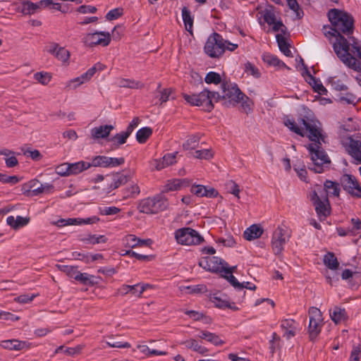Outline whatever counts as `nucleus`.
<instances>
[{
  "label": "nucleus",
  "mask_w": 361,
  "mask_h": 361,
  "mask_svg": "<svg viewBox=\"0 0 361 361\" xmlns=\"http://www.w3.org/2000/svg\"><path fill=\"white\" fill-rule=\"evenodd\" d=\"M283 123L292 132L301 137L306 136L314 142L307 146L312 160V164L308 169L315 173H322L324 164H329L331 161L322 147V142H324L326 136L322 133L321 123L308 115H300L298 118L297 122L293 119L286 118Z\"/></svg>",
  "instance_id": "f257e3e1"
},
{
  "label": "nucleus",
  "mask_w": 361,
  "mask_h": 361,
  "mask_svg": "<svg viewBox=\"0 0 361 361\" xmlns=\"http://www.w3.org/2000/svg\"><path fill=\"white\" fill-rule=\"evenodd\" d=\"M328 18L331 23V27L326 31L324 26V34L329 39L333 49L338 58L341 61H348L353 59L348 54V42L354 32V18L353 16L345 11L332 8L328 12Z\"/></svg>",
  "instance_id": "f03ea898"
},
{
  "label": "nucleus",
  "mask_w": 361,
  "mask_h": 361,
  "mask_svg": "<svg viewBox=\"0 0 361 361\" xmlns=\"http://www.w3.org/2000/svg\"><path fill=\"white\" fill-rule=\"evenodd\" d=\"M221 93L214 92V102H221L222 104L228 108L235 106L240 103L242 109L246 114L252 111L250 99L240 90L235 83L224 80L221 83Z\"/></svg>",
  "instance_id": "7ed1b4c3"
},
{
  "label": "nucleus",
  "mask_w": 361,
  "mask_h": 361,
  "mask_svg": "<svg viewBox=\"0 0 361 361\" xmlns=\"http://www.w3.org/2000/svg\"><path fill=\"white\" fill-rule=\"evenodd\" d=\"M168 207V200L164 192H161L152 197L141 200L138 203L137 209L140 213L154 214L164 211Z\"/></svg>",
  "instance_id": "20e7f679"
},
{
  "label": "nucleus",
  "mask_w": 361,
  "mask_h": 361,
  "mask_svg": "<svg viewBox=\"0 0 361 361\" xmlns=\"http://www.w3.org/2000/svg\"><path fill=\"white\" fill-rule=\"evenodd\" d=\"M213 93L214 92L209 91L205 88L199 94H188L183 93V97L190 105L202 106L204 111L210 112L214 107L212 102L214 100Z\"/></svg>",
  "instance_id": "39448f33"
},
{
  "label": "nucleus",
  "mask_w": 361,
  "mask_h": 361,
  "mask_svg": "<svg viewBox=\"0 0 361 361\" xmlns=\"http://www.w3.org/2000/svg\"><path fill=\"white\" fill-rule=\"evenodd\" d=\"M226 40L218 32L209 36L204 47V53L210 58H219L224 53Z\"/></svg>",
  "instance_id": "423d86ee"
},
{
  "label": "nucleus",
  "mask_w": 361,
  "mask_h": 361,
  "mask_svg": "<svg viewBox=\"0 0 361 361\" xmlns=\"http://www.w3.org/2000/svg\"><path fill=\"white\" fill-rule=\"evenodd\" d=\"M175 238L178 243L185 245H199L204 241V238L197 231L190 227L176 230Z\"/></svg>",
  "instance_id": "0eeeda50"
},
{
  "label": "nucleus",
  "mask_w": 361,
  "mask_h": 361,
  "mask_svg": "<svg viewBox=\"0 0 361 361\" xmlns=\"http://www.w3.org/2000/svg\"><path fill=\"white\" fill-rule=\"evenodd\" d=\"M340 183L343 190L353 198H361V183L357 178L348 173H344L340 177Z\"/></svg>",
  "instance_id": "6e6552de"
},
{
  "label": "nucleus",
  "mask_w": 361,
  "mask_h": 361,
  "mask_svg": "<svg viewBox=\"0 0 361 361\" xmlns=\"http://www.w3.org/2000/svg\"><path fill=\"white\" fill-rule=\"evenodd\" d=\"M310 315V322L308 326V333L310 341H314L321 332L322 314L320 310L311 307L308 311Z\"/></svg>",
  "instance_id": "1a4fd4ad"
},
{
  "label": "nucleus",
  "mask_w": 361,
  "mask_h": 361,
  "mask_svg": "<svg viewBox=\"0 0 361 361\" xmlns=\"http://www.w3.org/2000/svg\"><path fill=\"white\" fill-rule=\"evenodd\" d=\"M310 200L314 206L316 213L319 219L322 221L324 220L331 214V206L328 197L326 196L322 199L314 190L310 194Z\"/></svg>",
  "instance_id": "9d476101"
},
{
  "label": "nucleus",
  "mask_w": 361,
  "mask_h": 361,
  "mask_svg": "<svg viewBox=\"0 0 361 361\" xmlns=\"http://www.w3.org/2000/svg\"><path fill=\"white\" fill-rule=\"evenodd\" d=\"M290 237L286 228L278 226L272 235L271 247L276 255H280L283 247Z\"/></svg>",
  "instance_id": "9b49d317"
},
{
  "label": "nucleus",
  "mask_w": 361,
  "mask_h": 361,
  "mask_svg": "<svg viewBox=\"0 0 361 361\" xmlns=\"http://www.w3.org/2000/svg\"><path fill=\"white\" fill-rule=\"evenodd\" d=\"M86 47H93L97 45L108 46L111 42V35L108 32L97 31L87 34L82 39Z\"/></svg>",
  "instance_id": "f8f14e48"
},
{
  "label": "nucleus",
  "mask_w": 361,
  "mask_h": 361,
  "mask_svg": "<svg viewBox=\"0 0 361 361\" xmlns=\"http://www.w3.org/2000/svg\"><path fill=\"white\" fill-rule=\"evenodd\" d=\"M199 265L204 269L213 272L221 273L223 266L226 264V262L218 257H204L199 261Z\"/></svg>",
  "instance_id": "ddd939ff"
},
{
  "label": "nucleus",
  "mask_w": 361,
  "mask_h": 361,
  "mask_svg": "<svg viewBox=\"0 0 361 361\" xmlns=\"http://www.w3.org/2000/svg\"><path fill=\"white\" fill-rule=\"evenodd\" d=\"M190 192L197 197H216L218 196V191L214 188H208L202 185H192Z\"/></svg>",
  "instance_id": "4468645a"
},
{
  "label": "nucleus",
  "mask_w": 361,
  "mask_h": 361,
  "mask_svg": "<svg viewBox=\"0 0 361 361\" xmlns=\"http://www.w3.org/2000/svg\"><path fill=\"white\" fill-rule=\"evenodd\" d=\"M1 348L9 350H22L30 348V344L26 341L17 339H10L2 341L0 343Z\"/></svg>",
  "instance_id": "2eb2a0df"
},
{
  "label": "nucleus",
  "mask_w": 361,
  "mask_h": 361,
  "mask_svg": "<svg viewBox=\"0 0 361 361\" xmlns=\"http://www.w3.org/2000/svg\"><path fill=\"white\" fill-rule=\"evenodd\" d=\"M348 152L356 161V164H361V140L350 139Z\"/></svg>",
  "instance_id": "dca6fc26"
},
{
  "label": "nucleus",
  "mask_w": 361,
  "mask_h": 361,
  "mask_svg": "<svg viewBox=\"0 0 361 361\" xmlns=\"http://www.w3.org/2000/svg\"><path fill=\"white\" fill-rule=\"evenodd\" d=\"M49 52L62 62H66L70 57L69 51L64 47H60L57 43L51 44Z\"/></svg>",
  "instance_id": "f3484780"
},
{
  "label": "nucleus",
  "mask_w": 361,
  "mask_h": 361,
  "mask_svg": "<svg viewBox=\"0 0 361 361\" xmlns=\"http://www.w3.org/2000/svg\"><path fill=\"white\" fill-rule=\"evenodd\" d=\"M111 182L107 188V192L125 185L128 181V177L121 173H116L111 176Z\"/></svg>",
  "instance_id": "a211bd4d"
},
{
  "label": "nucleus",
  "mask_w": 361,
  "mask_h": 361,
  "mask_svg": "<svg viewBox=\"0 0 361 361\" xmlns=\"http://www.w3.org/2000/svg\"><path fill=\"white\" fill-rule=\"evenodd\" d=\"M264 230L259 224H252L243 233V237L247 240H252L259 238L263 234Z\"/></svg>",
  "instance_id": "6ab92c4d"
},
{
  "label": "nucleus",
  "mask_w": 361,
  "mask_h": 361,
  "mask_svg": "<svg viewBox=\"0 0 361 361\" xmlns=\"http://www.w3.org/2000/svg\"><path fill=\"white\" fill-rule=\"evenodd\" d=\"M306 74L308 77V82L312 87L314 92L319 94L326 95L327 90L322 85L320 80L314 77L308 71V68H306Z\"/></svg>",
  "instance_id": "aec40b11"
},
{
  "label": "nucleus",
  "mask_w": 361,
  "mask_h": 361,
  "mask_svg": "<svg viewBox=\"0 0 361 361\" xmlns=\"http://www.w3.org/2000/svg\"><path fill=\"white\" fill-rule=\"evenodd\" d=\"M114 128V126L112 125L94 127L91 130V136L93 139L106 138Z\"/></svg>",
  "instance_id": "412c9836"
},
{
  "label": "nucleus",
  "mask_w": 361,
  "mask_h": 361,
  "mask_svg": "<svg viewBox=\"0 0 361 361\" xmlns=\"http://www.w3.org/2000/svg\"><path fill=\"white\" fill-rule=\"evenodd\" d=\"M281 327L285 331L284 336L287 338L293 337L296 334L295 321L293 319H285L281 321Z\"/></svg>",
  "instance_id": "4be33fe9"
},
{
  "label": "nucleus",
  "mask_w": 361,
  "mask_h": 361,
  "mask_svg": "<svg viewBox=\"0 0 361 361\" xmlns=\"http://www.w3.org/2000/svg\"><path fill=\"white\" fill-rule=\"evenodd\" d=\"M341 183L340 182L332 181L326 180L324 183V188L327 195L334 196L338 197L341 192Z\"/></svg>",
  "instance_id": "5701e85b"
},
{
  "label": "nucleus",
  "mask_w": 361,
  "mask_h": 361,
  "mask_svg": "<svg viewBox=\"0 0 361 361\" xmlns=\"http://www.w3.org/2000/svg\"><path fill=\"white\" fill-rule=\"evenodd\" d=\"M100 279L93 275L88 274L87 273H80L78 271V274L75 275V280L79 281L80 283L85 286H93L97 285L99 281L97 279Z\"/></svg>",
  "instance_id": "b1692460"
},
{
  "label": "nucleus",
  "mask_w": 361,
  "mask_h": 361,
  "mask_svg": "<svg viewBox=\"0 0 361 361\" xmlns=\"http://www.w3.org/2000/svg\"><path fill=\"white\" fill-rule=\"evenodd\" d=\"M39 9L38 2L32 3L30 1L24 0L18 10L24 15H31L36 13Z\"/></svg>",
  "instance_id": "393cba45"
},
{
  "label": "nucleus",
  "mask_w": 361,
  "mask_h": 361,
  "mask_svg": "<svg viewBox=\"0 0 361 361\" xmlns=\"http://www.w3.org/2000/svg\"><path fill=\"white\" fill-rule=\"evenodd\" d=\"M190 181L187 178L174 179L166 185V190H177L189 186Z\"/></svg>",
  "instance_id": "a878e982"
},
{
  "label": "nucleus",
  "mask_w": 361,
  "mask_h": 361,
  "mask_svg": "<svg viewBox=\"0 0 361 361\" xmlns=\"http://www.w3.org/2000/svg\"><path fill=\"white\" fill-rule=\"evenodd\" d=\"M69 171L71 175H77L85 170H87L90 168V164L89 162L80 161L75 163L69 164Z\"/></svg>",
  "instance_id": "bb28decb"
},
{
  "label": "nucleus",
  "mask_w": 361,
  "mask_h": 361,
  "mask_svg": "<svg viewBox=\"0 0 361 361\" xmlns=\"http://www.w3.org/2000/svg\"><path fill=\"white\" fill-rule=\"evenodd\" d=\"M29 220L30 219L28 218H24L21 216H18L16 219L13 216H9L6 219V222L8 225L14 229H18L27 225L29 222Z\"/></svg>",
  "instance_id": "cd10ccee"
},
{
  "label": "nucleus",
  "mask_w": 361,
  "mask_h": 361,
  "mask_svg": "<svg viewBox=\"0 0 361 361\" xmlns=\"http://www.w3.org/2000/svg\"><path fill=\"white\" fill-rule=\"evenodd\" d=\"M199 337L202 339L207 340L216 346L222 345L225 343V342L221 340L218 335L207 331H202Z\"/></svg>",
  "instance_id": "c85d7f7f"
},
{
  "label": "nucleus",
  "mask_w": 361,
  "mask_h": 361,
  "mask_svg": "<svg viewBox=\"0 0 361 361\" xmlns=\"http://www.w3.org/2000/svg\"><path fill=\"white\" fill-rule=\"evenodd\" d=\"M182 18L185 25V30L192 33L193 26V16L191 15L190 11L184 6L182 8Z\"/></svg>",
  "instance_id": "c756f323"
},
{
  "label": "nucleus",
  "mask_w": 361,
  "mask_h": 361,
  "mask_svg": "<svg viewBox=\"0 0 361 361\" xmlns=\"http://www.w3.org/2000/svg\"><path fill=\"white\" fill-rule=\"evenodd\" d=\"M122 197L124 200L135 198L140 193V189L137 184L135 183L122 190Z\"/></svg>",
  "instance_id": "7c9ffc66"
},
{
  "label": "nucleus",
  "mask_w": 361,
  "mask_h": 361,
  "mask_svg": "<svg viewBox=\"0 0 361 361\" xmlns=\"http://www.w3.org/2000/svg\"><path fill=\"white\" fill-rule=\"evenodd\" d=\"M276 39L280 51L286 56H292L290 44L287 42L286 38L281 34H277Z\"/></svg>",
  "instance_id": "2f4dec72"
},
{
  "label": "nucleus",
  "mask_w": 361,
  "mask_h": 361,
  "mask_svg": "<svg viewBox=\"0 0 361 361\" xmlns=\"http://www.w3.org/2000/svg\"><path fill=\"white\" fill-rule=\"evenodd\" d=\"M262 59L264 63H267L269 66H278V67H284L287 69H290L285 63L282 61L279 60L276 56L270 54L269 53H265L262 56Z\"/></svg>",
  "instance_id": "473e14b6"
},
{
  "label": "nucleus",
  "mask_w": 361,
  "mask_h": 361,
  "mask_svg": "<svg viewBox=\"0 0 361 361\" xmlns=\"http://www.w3.org/2000/svg\"><path fill=\"white\" fill-rule=\"evenodd\" d=\"M189 349H192L200 354L205 355L208 352V349L198 344L195 339L191 338L181 343Z\"/></svg>",
  "instance_id": "72a5a7b5"
},
{
  "label": "nucleus",
  "mask_w": 361,
  "mask_h": 361,
  "mask_svg": "<svg viewBox=\"0 0 361 361\" xmlns=\"http://www.w3.org/2000/svg\"><path fill=\"white\" fill-rule=\"evenodd\" d=\"M324 265L331 270H336L339 267V262L333 252H327L323 259Z\"/></svg>",
  "instance_id": "f704fd0d"
},
{
  "label": "nucleus",
  "mask_w": 361,
  "mask_h": 361,
  "mask_svg": "<svg viewBox=\"0 0 361 361\" xmlns=\"http://www.w3.org/2000/svg\"><path fill=\"white\" fill-rule=\"evenodd\" d=\"M331 319L336 323L338 324L347 319L346 312L345 309L339 307H335L332 312H330Z\"/></svg>",
  "instance_id": "c9c22d12"
},
{
  "label": "nucleus",
  "mask_w": 361,
  "mask_h": 361,
  "mask_svg": "<svg viewBox=\"0 0 361 361\" xmlns=\"http://www.w3.org/2000/svg\"><path fill=\"white\" fill-rule=\"evenodd\" d=\"M152 134V129L149 127H144L137 130L136 133V140L140 143L143 144L147 142L148 138Z\"/></svg>",
  "instance_id": "e433bc0d"
},
{
  "label": "nucleus",
  "mask_w": 361,
  "mask_h": 361,
  "mask_svg": "<svg viewBox=\"0 0 361 361\" xmlns=\"http://www.w3.org/2000/svg\"><path fill=\"white\" fill-rule=\"evenodd\" d=\"M200 134H194L188 137V140L183 144V148L185 150L194 149L197 147L200 140Z\"/></svg>",
  "instance_id": "4c0bfd02"
},
{
  "label": "nucleus",
  "mask_w": 361,
  "mask_h": 361,
  "mask_svg": "<svg viewBox=\"0 0 361 361\" xmlns=\"http://www.w3.org/2000/svg\"><path fill=\"white\" fill-rule=\"evenodd\" d=\"M119 86L121 87L140 89V88H142L144 86V85L139 81L122 78L119 81Z\"/></svg>",
  "instance_id": "58836bf2"
},
{
  "label": "nucleus",
  "mask_w": 361,
  "mask_h": 361,
  "mask_svg": "<svg viewBox=\"0 0 361 361\" xmlns=\"http://www.w3.org/2000/svg\"><path fill=\"white\" fill-rule=\"evenodd\" d=\"M209 299L216 307L219 308H226L228 305V300H224L220 296V293H215L210 295Z\"/></svg>",
  "instance_id": "ea45409f"
},
{
  "label": "nucleus",
  "mask_w": 361,
  "mask_h": 361,
  "mask_svg": "<svg viewBox=\"0 0 361 361\" xmlns=\"http://www.w3.org/2000/svg\"><path fill=\"white\" fill-rule=\"evenodd\" d=\"M56 267L61 271L64 272L67 276L71 278H73L75 279V275L78 274V271L77 269V267L63 265V264H56Z\"/></svg>",
  "instance_id": "a19ab883"
},
{
  "label": "nucleus",
  "mask_w": 361,
  "mask_h": 361,
  "mask_svg": "<svg viewBox=\"0 0 361 361\" xmlns=\"http://www.w3.org/2000/svg\"><path fill=\"white\" fill-rule=\"evenodd\" d=\"M204 81L207 84L214 85H221L223 82L220 74L214 71H210L206 75Z\"/></svg>",
  "instance_id": "79ce46f5"
},
{
  "label": "nucleus",
  "mask_w": 361,
  "mask_h": 361,
  "mask_svg": "<svg viewBox=\"0 0 361 361\" xmlns=\"http://www.w3.org/2000/svg\"><path fill=\"white\" fill-rule=\"evenodd\" d=\"M137 348L147 356L152 355H166L167 353L166 351L158 350H150L146 345H139Z\"/></svg>",
  "instance_id": "37998d69"
},
{
  "label": "nucleus",
  "mask_w": 361,
  "mask_h": 361,
  "mask_svg": "<svg viewBox=\"0 0 361 361\" xmlns=\"http://www.w3.org/2000/svg\"><path fill=\"white\" fill-rule=\"evenodd\" d=\"M107 157L98 155L92 159V161L89 162L91 166L107 168Z\"/></svg>",
  "instance_id": "c03bdc74"
},
{
  "label": "nucleus",
  "mask_w": 361,
  "mask_h": 361,
  "mask_svg": "<svg viewBox=\"0 0 361 361\" xmlns=\"http://www.w3.org/2000/svg\"><path fill=\"white\" fill-rule=\"evenodd\" d=\"M193 157L200 159H210L214 154L211 149L196 150L192 155Z\"/></svg>",
  "instance_id": "a18cd8bd"
},
{
  "label": "nucleus",
  "mask_w": 361,
  "mask_h": 361,
  "mask_svg": "<svg viewBox=\"0 0 361 361\" xmlns=\"http://www.w3.org/2000/svg\"><path fill=\"white\" fill-rule=\"evenodd\" d=\"M287 4L290 9L293 11L298 19H300L303 16V11L300 8V6L297 0H286Z\"/></svg>",
  "instance_id": "49530a36"
},
{
  "label": "nucleus",
  "mask_w": 361,
  "mask_h": 361,
  "mask_svg": "<svg viewBox=\"0 0 361 361\" xmlns=\"http://www.w3.org/2000/svg\"><path fill=\"white\" fill-rule=\"evenodd\" d=\"M20 178L17 176H8L0 173V182L4 184H10L11 185L17 184Z\"/></svg>",
  "instance_id": "de8ad7c7"
},
{
  "label": "nucleus",
  "mask_w": 361,
  "mask_h": 361,
  "mask_svg": "<svg viewBox=\"0 0 361 361\" xmlns=\"http://www.w3.org/2000/svg\"><path fill=\"white\" fill-rule=\"evenodd\" d=\"M106 238L104 235H89L87 238L82 239L83 242L89 243L93 245L98 244L100 243H106Z\"/></svg>",
  "instance_id": "09e8293b"
},
{
  "label": "nucleus",
  "mask_w": 361,
  "mask_h": 361,
  "mask_svg": "<svg viewBox=\"0 0 361 361\" xmlns=\"http://www.w3.org/2000/svg\"><path fill=\"white\" fill-rule=\"evenodd\" d=\"M129 136L130 135H128L126 133L123 131L120 133L116 134L110 139V140L111 142H116V147H118L119 145L125 144Z\"/></svg>",
  "instance_id": "8fccbe9b"
},
{
  "label": "nucleus",
  "mask_w": 361,
  "mask_h": 361,
  "mask_svg": "<svg viewBox=\"0 0 361 361\" xmlns=\"http://www.w3.org/2000/svg\"><path fill=\"white\" fill-rule=\"evenodd\" d=\"M245 72L256 78H259L261 76L259 69L249 61L245 64Z\"/></svg>",
  "instance_id": "3c124183"
},
{
  "label": "nucleus",
  "mask_w": 361,
  "mask_h": 361,
  "mask_svg": "<svg viewBox=\"0 0 361 361\" xmlns=\"http://www.w3.org/2000/svg\"><path fill=\"white\" fill-rule=\"evenodd\" d=\"M263 19L268 25H272L276 21V15L272 9L266 8L263 12Z\"/></svg>",
  "instance_id": "603ef678"
},
{
  "label": "nucleus",
  "mask_w": 361,
  "mask_h": 361,
  "mask_svg": "<svg viewBox=\"0 0 361 361\" xmlns=\"http://www.w3.org/2000/svg\"><path fill=\"white\" fill-rule=\"evenodd\" d=\"M123 255H128V256H130V257H135L138 260H140V261H149V260H152L153 259V256L152 255H141V254H138L131 250H127L126 251V252L123 254Z\"/></svg>",
  "instance_id": "864d4df0"
},
{
  "label": "nucleus",
  "mask_w": 361,
  "mask_h": 361,
  "mask_svg": "<svg viewBox=\"0 0 361 361\" xmlns=\"http://www.w3.org/2000/svg\"><path fill=\"white\" fill-rule=\"evenodd\" d=\"M34 78L42 85H47L51 80V76L47 73L39 72L34 75Z\"/></svg>",
  "instance_id": "5fc2aeb1"
},
{
  "label": "nucleus",
  "mask_w": 361,
  "mask_h": 361,
  "mask_svg": "<svg viewBox=\"0 0 361 361\" xmlns=\"http://www.w3.org/2000/svg\"><path fill=\"white\" fill-rule=\"evenodd\" d=\"M120 212L121 209L114 206L99 208V214L103 216L114 215Z\"/></svg>",
  "instance_id": "6e6d98bb"
},
{
  "label": "nucleus",
  "mask_w": 361,
  "mask_h": 361,
  "mask_svg": "<svg viewBox=\"0 0 361 361\" xmlns=\"http://www.w3.org/2000/svg\"><path fill=\"white\" fill-rule=\"evenodd\" d=\"M123 15V8H116L109 11L106 15V18L108 20H113L118 18Z\"/></svg>",
  "instance_id": "4d7b16f0"
},
{
  "label": "nucleus",
  "mask_w": 361,
  "mask_h": 361,
  "mask_svg": "<svg viewBox=\"0 0 361 361\" xmlns=\"http://www.w3.org/2000/svg\"><path fill=\"white\" fill-rule=\"evenodd\" d=\"M149 284H142L140 283L130 286V287H134L135 289L130 290V293L134 295H136L137 297H140L143 292L146 290L147 287H149Z\"/></svg>",
  "instance_id": "13d9d810"
},
{
  "label": "nucleus",
  "mask_w": 361,
  "mask_h": 361,
  "mask_svg": "<svg viewBox=\"0 0 361 361\" xmlns=\"http://www.w3.org/2000/svg\"><path fill=\"white\" fill-rule=\"evenodd\" d=\"M227 275H221L226 279L235 288L242 290L243 286L232 274H226Z\"/></svg>",
  "instance_id": "bf43d9fd"
},
{
  "label": "nucleus",
  "mask_w": 361,
  "mask_h": 361,
  "mask_svg": "<svg viewBox=\"0 0 361 361\" xmlns=\"http://www.w3.org/2000/svg\"><path fill=\"white\" fill-rule=\"evenodd\" d=\"M56 173L61 176H70L68 163H63L56 166Z\"/></svg>",
  "instance_id": "052dcab7"
},
{
  "label": "nucleus",
  "mask_w": 361,
  "mask_h": 361,
  "mask_svg": "<svg viewBox=\"0 0 361 361\" xmlns=\"http://www.w3.org/2000/svg\"><path fill=\"white\" fill-rule=\"evenodd\" d=\"M107 167H116L125 163L123 157L114 158L107 157Z\"/></svg>",
  "instance_id": "680f3d73"
},
{
  "label": "nucleus",
  "mask_w": 361,
  "mask_h": 361,
  "mask_svg": "<svg viewBox=\"0 0 361 361\" xmlns=\"http://www.w3.org/2000/svg\"><path fill=\"white\" fill-rule=\"evenodd\" d=\"M126 247L134 248L138 246L139 238L135 235H128L126 237Z\"/></svg>",
  "instance_id": "e2e57ef3"
},
{
  "label": "nucleus",
  "mask_w": 361,
  "mask_h": 361,
  "mask_svg": "<svg viewBox=\"0 0 361 361\" xmlns=\"http://www.w3.org/2000/svg\"><path fill=\"white\" fill-rule=\"evenodd\" d=\"M72 257L77 260H81L86 263L90 262V255L84 252H73Z\"/></svg>",
  "instance_id": "0e129e2a"
},
{
  "label": "nucleus",
  "mask_w": 361,
  "mask_h": 361,
  "mask_svg": "<svg viewBox=\"0 0 361 361\" xmlns=\"http://www.w3.org/2000/svg\"><path fill=\"white\" fill-rule=\"evenodd\" d=\"M97 8L93 6L81 5L77 8V11L80 13H95Z\"/></svg>",
  "instance_id": "69168bd1"
},
{
  "label": "nucleus",
  "mask_w": 361,
  "mask_h": 361,
  "mask_svg": "<svg viewBox=\"0 0 361 361\" xmlns=\"http://www.w3.org/2000/svg\"><path fill=\"white\" fill-rule=\"evenodd\" d=\"M177 154L178 152L166 154L162 157V160L167 166L172 165L176 162V158Z\"/></svg>",
  "instance_id": "338daca9"
},
{
  "label": "nucleus",
  "mask_w": 361,
  "mask_h": 361,
  "mask_svg": "<svg viewBox=\"0 0 361 361\" xmlns=\"http://www.w3.org/2000/svg\"><path fill=\"white\" fill-rule=\"evenodd\" d=\"M361 357V346H355L350 353V361H360Z\"/></svg>",
  "instance_id": "774afa93"
}]
</instances>
